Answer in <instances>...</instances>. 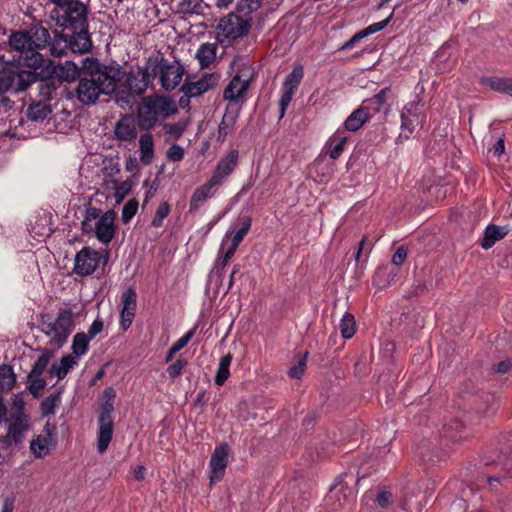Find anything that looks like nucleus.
I'll use <instances>...</instances> for the list:
<instances>
[{
    "instance_id": "e2e57ef3",
    "label": "nucleus",
    "mask_w": 512,
    "mask_h": 512,
    "mask_svg": "<svg viewBox=\"0 0 512 512\" xmlns=\"http://www.w3.org/2000/svg\"><path fill=\"white\" fill-rule=\"evenodd\" d=\"M391 493L388 491H382L377 495V503L380 507H386L391 500Z\"/></svg>"
},
{
    "instance_id": "dca6fc26",
    "label": "nucleus",
    "mask_w": 512,
    "mask_h": 512,
    "mask_svg": "<svg viewBox=\"0 0 512 512\" xmlns=\"http://www.w3.org/2000/svg\"><path fill=\"white\" fill-rule=\"evenodd\" d=\"M152 79L153 75L148 59L144 66L131 68L126 74L125 82L130 94L141 95L147 90Z\"/></svg>"
},
{
    "instance_id": "cd10ccee",
    "label": "nucleus",
    "mask_w": 512,
    "mask_h": 512,
    "mask_svg": "<svg viewBox=\"0 0 512 512\" xmlns=\"http://www.w3.org/2000/svg\"><path fill=\"white\" fill-rule=\"evenodd\" d=\"M370 118L369 111L364 107L354 110L344 122V131H358Z\"/></svg>"
},
{
    "instance_id": "f3484780",
    "label": "nucleus",
    "mask_w": 512,
    "mask_h": 512,
    "mask_svg": "<svg viewBox=\"0 0 512 512\" xmlns=\"http://www.w3.org/2000/svg\"><path fill=\"white\" fill-rule=\"evenodd\" d=\"M57 444L56 427L46 424L44 434L37 435L30 442V451L35 458H45Z\"/></svg>"
},
{
    "instance_id": "aec40b11",
    "label": "nucleus",
    "mask_w": 512,
    "mask_h": 512,
    "mask_svg": "<svg viewBox=\"0 0 512 512\" xmlns=\"http://www.w3.org/2000/svg\"><path fill=\"white\" fill-rule=\"evenodd\" d=\"M228 452L227 444H221L214 449L209 463L211 483L222 479L228 464Z\"/></svg>"
},
{
    "instance_id": "72a5a7b5",
    "label": "nucleus",
    "mask_w": 512,
    "mask_h": 512,
    "mask_svg": "<svg viewBox=\"0 0 512 512\" xmlns=\"http://www.w3.org/2000/svg\"><path fill=\"white\" fill-rule=\"evenodd\" d=\"M90 341L91 339L89 338V336L86 335V333H76L72 340L71 355L76 356L77 359L79 360V358L86 354V352L88 351Z\"/></svg>"
},
{
    "instance_id": "ea45409f",
    "label": "nucleus",
    "mask_w": 512,
    "mask_h": 512,
    "mask_svg": "<svg viewBox=\"0 0 512 512\" xmlns=\"http://www.w3.org/2000/svg\"><path fill=\"white\" fill-rule=\"evenodd\" d=\"M52 75H53V73L51 75L43 78V77H40L39 75L35 74V76H34L35 78H34L33 82L30 84V85H32L33 83L36 82V80L38 78L40 79V82L37 85V89H38L39 94L44 99H50L52 97V93L56 90V86H55L53 80L50 79Z\"/></svg>"
},
{
    "instance_id": "9b49d317",
    "label": "nucleus",
    "mask_w": 512,
    "mask_h": 512,
    "mask_svg": "<svg viewBox=\"0 0 512 512\" xmlns=\"http://www.w3.org/2000/svg\"><path fill=\"white\" fill-rule=\"evenodd\" d=\"M114 411L113 401H105L99 413V430L97 436V450L104 453L112 440L114 431V421L112 413Z\"/></svg>"
},
{
    "instance_id": "ddd939ff",
    "label": "nucleus",
    "mask_w": 512,
    "mask_h": 512,
    "mask_svg": "<svg viewBox=\"0 0 512 512\" xmlns=\"http://www.w3.org/2000/svg\"><path fill=\"white\" fill-rule=\"evenodd\" d=\"M250 22L251 18H245L239 13H229L219 21L217 28L224 37L237 39L249 32Z\"/></svg>"
},
{
    "instance_id": "052dcab7",
    "label": "nucleus",
    "mask_w": 512,
    "mask_h": 512,
    "mask_svg": "<svg viewBox=\"0 0 512 512\" xmlns=\"http://www.w3.org/2000/svg\"><path fill=\"white\" fill-rule=\"evenodd\" d=\"M103 329V321L99 318L95 319L88 329L86 334L92 340L94 339Z\"/></svg>"
},
{
    "instance_id": "c756f323",
    "label": "nucleus",
    "mask_w": 512,
    "mask_h": 512,
    "mask_svg": "<svg viewBox=\"0 0 512 512\" xmlns=\"http://www.w3.org/2000/svg\"><path fill=\"white\" fill-rule=\"evenodd\" d=\"M30 37V43L32 49L37 51L38 49L45 48L50 41L49 30L43 26H33L28 31Z\"/></svg>"
},
{
    "instance_id": "09e8293b",
    "label": "nucleus",
    "mask_w": 512,
    "mask_h": 512,
    "mask_svg": "<svg viewBox=\"0 0 512 512\" xmlns=\"http://www.w3.org/2000/svg\"><path fill=\"white\" fill-rule=\"evenodd\" d=\"M138 210V202L135 199L128 200L122 208L121 218L123 223L127 224L135 216Z\"/></svg>"
},
{
    "instance_id": "3c124183",
    "label": "nucleus",
    "mask_w": 512,
    "mask_h": 512,
    "mask_svg": "<svg viewBox=\"0 0 512 512\" xmlns=\"http://www.w3.org/2000/svg\"><path fill=\"white\" fill-rule=\"evenodd\" d=\"M46 386V381L42 376L31 377L28 375V389L35 397H37L41 390Z\"/></svg>"
},
{
    "instance_id": "473e14b6",
    "label": "nucleus",
    "mask_w": 512,
    "mask_h": 512,
    "mask_svg": "<svg viewBox=\"0 0 512 512\" xmlns=\"http://www.w3.org/2000/svg\"><path fill=\"white\" fill-rule=\"evenodd\" d=\"M16 383V375L10 365H0V392L12 390Z\"/></svg>"
},
{
    "instance_id": "de8ad7c7",
    "label": "nucleus",
    "mask_w": 512,
    "mask_h": 512,
    "mask_svg": "<svg viewBox=\"0 0 512 512\" xmlns=\"http://www.w3.org/2000/svg\"><path fill=\"white\" fill-rule=\"evenodd\" d=\"M188 361L182 357L177 358L167 367V373L171 379L178 378L186 368Z\"/></svg>"
},
{
    "instance_id": "4be33fe9",
    "label": "nucleus",
    "mask_w": 512,
    "mask_h": 512,
    "mask_svg": "<svg viewBox=\"0 0 512 512\" xmlns=\"http://www.w3.org/2000/svg\"><path fill=\"white\" fill-rule=\"evenodd\" d=\"M72 34L68 35L69 49L76 53H86L90 50L92 43L88 32V24L83 28L71 30Z\"/></svg>"
},
{
    "instance_id": "39448f33",
    "label": "nucleus",
    "mask_w": 512,
    "mask_h": 512,
    "mask_svg": "<svg viewBox=\"0 0 512 512\" xmlns=\"http://www.w3.org/2000/svg\"><path fill=\"white\" fill-rule=\"evenodd\" d=\"M40 329L48 337L53 348H61L74 329L73 312L70 309H60L56 318L42 316Z\"/></svg>"
},
{
    "instance_id": "49530a36",
    "label": "nucleus",
    "mask_w": 512,
    "mask_h": 512,
    "mask_svg": "<svg viewBox=\"0 0 512 512\" xmlns=\"http://www.w3.org/2000/svg\"><path fill=\"white\" fill-rule=\"evenodd\" d=\"M203 0H180V10L184 14H199Z\"/></svg>"
},
{
    "instance_id": "393cba45",
    "label": "nucleus",
    "mask_w": 512,
    "mask_h": 512,
    "mask_svg": "<svg viewBox=\"0 0 512 512\" xmlns=\"http://www.w3.org/2000/svg\"><path fill=\"white\" fill-rule=\"evenodd\" d=\"M347 140L348 137L345 131L341 128L337 129L326 143V154H328L333 160L338 159L344 151Z\"/></svg>"
},
{
    "instance_id": "79ce46f5",
    "label": "nucleus",
    "mask_w": 512,
    "mask_h": 512,
    "mask_svg": "<svg viewBox=\"0 0 512 512\" xmlns=\"http://www.w3.org/2000/svg\"><path fill=\"white\" fill-rule=\"evenodd\" d=\"M189 125L188 119L179 120L176 123H165L163 125L164 132L174 140L179 139Z\"/></svg>"
},
{
    "instance_id": "5fc2aeb1",
    "label": "nucleus",
    "mask_w": 512,
    "mask_h": 512,
    "mask_svg": "<svg viewBox=\"0 0 512 512\" xmlns=\"http://www.w3.org/2000/svg\"><path fill=\"white\" fill-rule=\"evenodd\" d=\"M184 149L178 144L171 145L166 153L167 158L173 162H179L184 158Z\"/></svg>"
},
{
    "instance_id": "a19ab883",
    "label": "nucleus",
    "mask_w": 512,
    "mask_h": 512,
    "mask_svg": "<svg viewBox=\"0 0 512 512\" xmlns=\"http://www.w3.org/2000/svg\"><path fill=\"white\" fill-rule=\"evenodd\" d=\"M57 73V75L66 82H71L76 79L78 76V67L71 61H66L63 65H60L57 70L54 67V73Z\"/></svg>"
},
{
    "instance_id": "6e6d98bb",
    "label": "nucleus",
    "mask_w": 512,
    "mask_h": 512,
    "mask_svg": "<svg viewBox=\"0 0 512 512\" xmlns=\"http://www.w3.org/2000/svg\"><path fill=\"white\" fill-rule=\"evenodd\" d=\"M194 334H195V328L190 329L181 338H179L171 346V348L178 353L180 350H182L190 342V340L193 338Z\"/></svg>"
},
{
    "instance_id": "a878e982",
    "label": "nucleus",
    "mask_w": 512,
    "mask_h": 512,
    "mask_svg": "<svg viewBox=\"0 0 512 512\" xmlns=\"http://www.w3.org/2000/svg\"><path fill=\"white\" fill-rule=\"evenodd\" d=\"M480 84L493 91L512 96V79L508 77L488 76L480 79Z\"/></svg>"
},
{
    "instance_id": "7c9ffc66",
    "label": "nucleus",
    "mask_w": 512,
    "mask_h": 512,
    "mask_svg": "<svg viewBox=\"0 0 512 512\" xmlns=\"http://www.w3.org/2000/svg\"><path fill=\"white\" fill-rule=\"evenodd\" d=\"M140 161L148 165L154 157V139L151 133H144L139 138Z\"/></svg>"
},
{
    "instance_id": "e433bc0d",
    "label": "nucleus",
    "mask_w": 512,
    "mask_h": 512,
    "mask_svg": "<svg viewBox=\"0 0 512 512\" xmlns=\"http://www.w3.org/2000/svg\"><path fill=\"white\" fill-rule=\"evenodd\" d=\"M60 403V392L50 394L44 398L40 404L41 415L44 417L54 416Z\"/></svg>"
},
{
    "instance_id": "f257e3e1",
    "label": "nucleus",
    "mask_w": 512,
    "mask_h": 512,
    "mask_svg": "<svg viewBox=\"0 0 512 512\" xmlns=\"http://www.w3.org/2000/svg\"><path fill=\"white\" fill-rule=\"evenodd\" d=\"M121 74L119 68L97 63L87 76L80 78L76 88L77 99L85 105L94 104L100 95L115 91Z\"/></svg>"
},
{
    "instance_id": "bf43d9fd",
    "label": "nucleus",
    "mask_w": 512,
    "mask_h": 512,
    "mask_svg": "<svg viewBox=\"0 0 512 512\" xmlns=\"http://www.w3.org/2000/svg\"><path fill=\"white\" fill-rule=\"evenodd\" d=\"M393 16H394V11H392L391 14L384 20L369 25L368 28H369L371 34H374V33H377L379 31L383 30L390 23Z\"/></svg>"
},
{
    "instance_id": "c03bdc74",
    "label": "nucleus",
    "mask_w": 512,
    "mask_h": 512,
    "mask_svg": "<svg viewBox=\"0 0 512 512\" xmlns=\"http://www.w3.org/2000/svg\"><path fill=\"white\" fill-rule=\"evenodd\" d=\"M262 0H238L237 12L245 18H250V15L260 8Z\"/></svg>"
},
{
    "instance_id": "4d7b16f0",
    "label": "nucleus",
    "mask_w": 512,
    "mask_h": 512,
    "mask_svg": "<svg viewBox=\"0 0 512 512\" xmlns=\"http://www.w3.org/2000/svg\"><path fill=\"white\" fill-rule=\"evenodd\" d=\"M306 368V360L305 358H301L296 365L289 369V376L294 379H300Z\"/></svg>"
},
{
    "instance_id": "20e7f679",
    "label": "nucleus",
    "mask_w": 512,
    "mask_h": 512,
    "mask_svg": "<svg viewBox=\"0 0 512 512\" xmlns=\"http://www.w3.org/2000/svg\"><path fill=\"white\" fill-rule=\"evenodd\" d=\"M178 112L176 101L167 95H151L144 97L137 108V118L140 128L150 130L158 120L168 119Z\"/></svg>"
},
{
    "instance_id": "2f4dec72",
    "label": "nucleus",
    "mask_w": 512,
    "mask_h": 512,
    "mask_svg": "<svg viewBox=\"0 0 512 512\" xmlns=\"http://www.w3.org/2000/svg\"><path fill=\"white\" fill-rule=\"evenodd\" d=\"M506 235V231L504 228L496 226V225H490L485 229L484 237L481 242V246L484 249L491 248L497 241L504 238Z\"/></svg>"
},
{
    "instance_id": "412c9836",
    "label": "nucleus",
    "mask_w": 512,
    "mask_h": 512,
    "mask_svg": "<svg viewBox=\"0 0 512 512\" xmlns=\"http://www.w3.org/2000/svg\"><path fill=\"white\" fill-rule=\"evenodd\" d=\"M115 139L121 144L132 143L137 137V124L132 116L121 117L114 127Z\"/></svg>"
},
{
    "instance_id": "423d86ee",
    "label": "nucleus",
    "mask_w": 512,
    "mask_h": 512,
    "mask_svg": "<svg viewBox=\"0 0 512 512\" xmlns=\"http://www.w3.org/2000/svg\"><path fill=\"white\" fill-rule=\"evenodd\" d=\"M149 67L154 78H158L161 88L167 92L175 90L186 72L179 60L169 61L164 57L149 58Z\"/></svg>"
},
{
    "instance_id": "37998d69",
    "label": "nucleus",
    "mask_w": 512,
    "mask_h": 512,
    "mask_svg": "<svg viewBox=\"0 0 512 512\" xmlns=\"http://www.w3.org/2000/svg\"><path fill=\"white\" fill-rule=\"evenodd\" d=\"M121 311L136 313L137 307V295L136 291L129 287L126 289L121 296Z\"/></svg>"
},
{
    "instance_id": "0eeeda50",
    "label": "nucleus",
    "mask_w": 512,
    "mask_h": 512,
    "mask_svg": "<svg viewBox=\"0 0 512 512\" xmlns=\"http://www.w3.org/2000/svg\"><path fill=\"white\" fill-rule=\"evenodd\" d=\"M34 78L31 72L18 69L15 63L5 61V55H0V96L7 91L17 93L26 90Z\"/></svg>"
},
{
    "instance_id": "a18cd8bd",
    "label": "nucleus",
    "mask_w": 512,
    "mask_h": 512,
    "mask_svg": "<svg viewBox=\"0 0 512 512\" xmlns=\"http://www.w3.org/2000/svg\"><path fill=\"white\" fill-rule=\"evenodd\" d=\"M51 355L48 352H45L41 354L36 362L34 363L30 373L28 375H31V377H37L42 376L43 372L47 368L49 361H50Z\"/></svg>"
},
{
    "instance_id": "b1692460",
    "label": "nucleus",
    "mask_w": 512,
    "mask_h": 512,
    "mask_svg": "<svg viewBox=\"0 0 512 512\" xmlns=\"http://www.w3.org/2000/svg\"><path fill=\"white\" fill-rule=\"evenodd\" d=\"M218 186L209 178L203 185L198 187L191 196L189 203L190 211L198 210L206 200L212 198Z\"/></svg>"
},
{
    "instance_id": "8fccbe9b",
    "label": "nucleus",
    "mask_w": 512,
    "mask_h": 512,
    "mask_svg": "<svg viewBox=\"0 0 512 512\" xmlns=\"http://www.w3.org/2000/svg\"><path fill=\"white\" fill-rule=\"evenodd\" d=\"M170 213V205L167 202H163L157 208L155 215L151 221V225L153 227H161L163 225L164 219Z\"/></svg>"
},
{
    "instance_id": "680f3d73",
    "label": "nucleus",
    "mask_w": 512,
    "mask_h": 512,
    "mask_svg": "<svg viewBox=\"0 0 512 512\" xmlns=\"http://www.w3.org/2000/svg\"><path fill=\"white\" fill-rule=\"evenodd\" d=\"M406 258H407V251L403 246H401L394 253V255L392 257V263L396 266H400L403 264V262L405 261Z\"/></svg>"
},
{
    "instance_id": "f03ea898",
    "label": "nucleus",
    "mask_w": 512,
    "mask_h": 512,
    "mask_svg": "<svg viewBox=\"0 0 512 512\" xmlns=\"http://www.w3.org/2000/svg\"><path fill=\"white\" fill-rule=\"evenodd\" d=\"M12 49L11 59L5 57V61L15 63L18 69L27 67L34 76L47 77L54 72V65L50 59L44 58L38 51L32 49L28 32H15L9 38Z\"/></svg>"
},
{
    "instance_id": "864d4df0",
    "label": "nucleus",
    "mask_w": 512,
    "mask_h": 512,
    "mask_svg": "<svg viewBox=\"0 0 512 512\" xmlns=\"http://www.w3.org/2000/svg\"><path fill=\"white\" fill-rule=\"evenodd\" d=\"M419 115H420V109H419V104L417 102H410L408 104H406L402 111H401V115L400 117L401 118H413L415 120H419Z\"/></svg>"
},
{
    "instance_id": "f8f14e48",
    "label": "nucleus",
    "mask_w": 512,
    "mask_h": 512,
    "mask_svg": "<svg viewBox=\"0 0 512 512\" xmlns=\"http://www.w3.org/2000/svg\"><path fill=\"white\" fill-rule=\"evenodd\" d=\"M221 75L217 72H205L196 79L187 78L180 91L189 97H200L213 90L220 82Z\"/></svg>"
},
{
    "instance_id": "4c0bfd02",
    "label": "nucleus",
    "mask_w": 512,
    "mask_h": 512,
    "mask_svg": "<svg viewBox=\"0 0 512 512\" xmlns=\"http://www.w3.org/2000/svg\"><path fill=\"white\" fill-rule=\"evenodd\" d=\"M232 362V355L227 354L220 359L216 375L214 377L215 384L222 386L230 375V365Z\"/></svg>"
},
{
    "instance_id": "69168bd1",
    "label": "nucleus",
    "mask_w": 512,
    "mask_h": 512,
    "mask_svg": "<svg viewBox=\"0 0 512 512\" xmlns=\"http://www.w3.org/2000/svg\"><path fill=\"white\" fill-rule=\"evenodd\" d=\"M493 152L496 156H501L502 154H504L505 152V143H504V140L502 138L498 139V141L496 142L494 148H493Z\"/></svg>"
},
{
    "instance_id": "1a4fd4ad",
    "label": "nucleus",
    "mask_w": 512,
    "mask_h": 512,
    "mask_svg": "<svg viewBox=\"0 0 512 512\" xmlns=\"http://www.w3.org/2000/svg\"><path fill=\"white\" fill-rule=\"evenodd\" d=\"M2 425H4L6 429L3 442L7 446L17 445L22 442L29 428V417L24 413L21 402H14L9 409L7 419Z\"/></svg>"
},
{
    "instance_id": "7ed1b4c3",
    "label": "nucleus",
    "mask_w": 512,
    "mask_h": 512,
    "mask_svg": "<svg viewBox=\"0 0 512 512\" xmlns=\"http://www.w3.org/2000/svg\"><path fill=\"white\" fill-rule=\"evenodd\" d=\"M116 217L113 209L103 212L100 208L88 206L81 222L84 234L95 237L99 243L108 246L116 235Z\"/></svg>"
},
{
    "instance_id": "c85d7f7f",
    "label": "nucleus",
    "mask_w": 512,
    "mask_h": 512,
    "mask_svg": "<svg viewBox=\"0 0 512 512\" xmlns=\"http://www.w3.org/2000/svg\"><path fill=\"white\" fill-rule=\"evenodd\" d=\"M217 44L216 43H202L195 54L196 59L199 62L201 68H207L210 64H212L216 59L217 53Z\"/></svg>"
},
{
    "instance_id": "c9c22d12",
    "label": "nucleus",
    "mask_w": 512,
    "mask_h": 512,
    "mask_svg": "<svg viewBox=\"0 0 512 512\" xmlns=\"http://www.w3.org/2000/svg\"><path fill=\"white\" fill-rule=\"evenodd\" d=\"M52 55L61 57L66 54L69 49L68 35L56 34L48 43Z\"/></svg>"
},
{
    "instance_id": "58836bf2",
    "label": "nucleus",
    "mask_w": 512,
    "mask_h": 512,
    "mask_svg": "<svg viewBox=\"0 0 512 512\" xmlns=\"http://www.w3.org/2000/svg\"><path fill=\"white\" fill-rule=\"evenodd\" d=\"M339 330L342 337L345 339H350L354 336L356 331V323L355 318L351 313H344L339 323Z\"/></svg>"
},
{
    "instance_id": "603ef678",
    "label": "nucleus",
    "mask_w": 512,
    "mask_h": 512,
    "mask_svg": "<svg viewBox=\"0 0 512 512\" xmlns=\"http://www.w3.org/2000/svg\"><path fill=\"white\" fill-rule=\"evenodd\" d=\"M419 122V120H415L413 118H401V132L400 137L405 139H409L413 134L415 125Z\"/></svg>"
},
{
    "instance_id": "6ab92c4d",
    "label": "nucleus",
    "mask_w": 512,
    "mask_h": 512,
    "mask_svg": "<svg viewBox=\"0 0 512 512\" xmlns=\"http://www.w3.org/2000/svg\"><path fill=\"white\" fill-rule=\"evenodd\" d=\"M238 158V150H230L218 161L210 179L220 186L222 182L234 171L238 163Z\"/></svg>"
},
{
    "instance_id": "774afa93",
    "label": "nucleus",
    "mask_w": 512,
    "mask_h": 512,
    "mask_svg": "<svg viewBox=\"0 0 512 512\" xmlns=\"http://www.w3.org/2000/svg\"><path fill=\"white\" fill-rule=\"evenodd\" d=\"M192 97H189L188 95L186 94H183V96H181L179 98V101H178V104H177V107L179 106L180 108L182 109H189L190 107V99Z\"/></svg>"
},
{
    "instance_id": "4468645a",
    "label": "nucleus",
    "mask_w": 512,
    "mask_h": 512,
    "mask_svg": "<svg viewBox=\"0 0 512 512\" xmlns=\"http://www.w3.org/2000/svg\"><path fill=\"white\" fill-rule=\"evenodd\" d=\"M304 76V69L302 65H296L293 70L285 77L281 95L279 99V118L282 119L285 116L286 110L292 101V98L300 85L301 80Z\"/></svg>"
},
{
    "instance_id": "bb28decb",
    "label": "nucleus",
    "mask_w": 512,
    "mask_h": 512,
    "mask_svg": "<svg viewBox=\"0 0 512 512\" xmlns=\"http://www.w3.org/2000/svg\"><path fill=\"white\" fill-rule=\"evenodd\" d=\"M78 362L79 360L76 356L71 354L65 355L58 362L53 363L50 369V375L61 380L78 365Z\"/></svg>"
},
{
    "instance_id": "6e6552de",
    "label": "nucleus",
    "mask_w": 512,
    "mask_h": 512,
    "mask_svg": "<svg viewBox=\"0 0 512 512\" xmlns=\"http://www.w3.org/2000/svg\"><path fill=\"white\" fill-rule=\"evenodd\" d=\"M108 261L109 252L106 249L97 250L90 246H84L74 256L72 271L79 277H88L99 268H104Z\"/></svg>"
},
{
    "instance_id": "f704fd0d",
    "label": "nucleus",
    "mask_w": 512,
    "mask_h": 512,
    "mask_svg": "<svg viewBox=\"0 0 512 512\" xmlns=\"http://www.w3.org/2000/svg\"><path fill=\"white\" fill-rule=\"evenodd\" d=\"M50 113V105L43 101L33 103L27 108V117L32 121L44 120Z\"/></svg>"
},
{
    "instance_id": "a211bd4d",
    "label": "nucleus",
    "mask_w": 512,
    "mask_h": 512,
    "mask_svg": "<svg viewBox=\"0 0 512 512\" xmlns=\"http://www.w3.org/2000/svg\"><path fill=\"white\" fill-rule=\"evenodd\" d=\"M252 220L250 217H244L242 221V225L239 230H237L232 237L228 234L223 238L220 253L222 254V265L226 266L229 260L235 254L237 247L242 242L245 235L248 233L251 227Z\"/></svg>"
},
{
    "instance_id": "338daca9",
    "label": "nucleus",
    "mask_w": 512,
    "mask_h": 512,
    "mask_svg": "<svg viewBox=\"0 0 512 512\" xmlns=\"http://www.w3.org/2000/svg\"><path fill=\"white\" fill-rule=\"evenodd\" d=\"M511 367V363L509 361H502L495 365V371L498 373H506Z\"/></svg>"
},
{
    "instance_id": "5701e85b",
    "label": "nucleus",
    "mask_w": 512,
    "mask_h": 512,
    "mask_svg": "<svg viewBox=\"0 0 512 512\" xmlns=\"http://www.w3.org/2000/svg\"><path fill=\"white\" fill-rule=\"evenodd\" d=\"M240 115V110L233 109L226 106L225 113L218 125L217 141L224 142L226 137L232 134L236 128L237 119Z\"/></svg>"
},
{
    "instance_id": "2eb2a0df",
    "label": "nucleus",
    "mask_w": 512,
    "mask_h": 512,
    "mask_svg": "<svg viewBox=\"0 0 512 512\" xmlns=\"http://www.w3.org/2000/svg\"><path fill=\"white\" fill-rule=\"evenodd\" d=\"M88 9L86 5L78 0L67 3L63 15L59 18V23L64 29H79L88 24Z\"/></svg>"
},
{
    "instance_id": "9d476101",
    "label": "nucleus",
    "mask_w": 512,
    "mask_h": 512,
    "mask_svg": "<svg viewBox=\"0 0 512 512\" xmlns=\"http://www.w3.org/2000/svg\"><path fill=\"white\" fill-rule=\"evenodd\" d=\"M251 77L236 74L228 83L223 91V99L227 102V107L241 111L246 100Z\"/></svg>"
},
{
    "instance_id": "0e129e2a",
    "label": "nucleus",
    "mask_w": 512,
    "mask_h": 512,
    "mask_svg": "<svg viewBox=\"0 0 512 512\" xmlns=\"http://www.w3.org/2000/svg\"><path fill=\"white\" fill-rule=\"evenodd\" d=\"M146 468L143 465H138L133 470L134 478L138 481H142L145 478Z\"/></svg>"
},
{
    "instance_id": "13d9d810",
    "label": "nucleus",
    "mask_w": 512,
    "mask_h": 512,
    "mask_svg": "<svg viewBox=\"0 0 512 512\" xmlns=\"http://www.w3.org/2000/svg\"><path fill=\"white\" fill-rule=\"evenodd\" d=\"M135 313L120 311V327L126 331L128 330L133 322Z\"/></svg>"
}]
</instances>
